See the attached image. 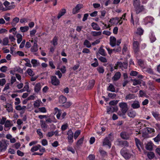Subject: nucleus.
<instances>
[{"mask_svg": "<svg viewBox=\"0 0 160 160\" xmlns=\"http://www.w3.org/2000/svg\"><path fill=\"white\" fill-rule=\"evenodd\" d=\"M113 140V134L110 133L108 136L105 138L102 141V145L104 146H107L109 148H111V142Z\"/></svg>", "mask_w": 160, "mask_h": 160, "instance_id": "1", "label": "nucleus"}, {"mask_svg": "<svg viewBox=\"0 0 160 160\" xmlns=\"http://www.w3.org/2000/svg\"><path fill=\"white\" fill-rule=\"evenodd\" d=\"M6 80L4 78L0 79V86H3L5 84Z\"/></svg>", "mask_w": 160, "mask_h": 160, "instance_id": "63", "label": "nucleus"}, {"mask_svg": "<svg viewBox=\"0 0 160 160\" xmlns=\"http://www.w3.org/2000/svg\"><path fill=\"white\" fill-rule=\"evenodd\" d=\"M26 108V106H23L21 107L20 105H18L15 107V109L18 111L24 110Z\"/></svg>", "mask_w": 160, "mask_h": 160, "instance_id": "46", "label": "nucleus"}, {"mask_svg": "<svg viewBox=\"0 0 160 160\" xmlns=\"http://www.w3.org/2000/svg\"><path fill=\"white\" fill-rule=\"evenodd\" d=\"M107 113L110 114L114 112L117 111L118 110V108L116 106L113 107L111 106L107 107Z\"/></svg>", "mask_w": 160, "mask_h": 160, "instance_id": "12", "label": "nucleus"}, {"mask_svg": "<svg viewBox=\"0 0 160 160\" xmlns=\"http://www.w3.org/2000/svg\"><path fill=\"white\" fill-rule=\"evenodd\" d=\"M91 26L92 28L93 29L97 31L100 30L101 29L99 25L96 23L95 22H92L91 25Z\"/></svg>", "mask_w": 160, "mask_h": 160, "instance_id": "27", "label": "nucleus"}, {"mask_svg": "<svg viewBox=\"0 0 160 160\" xmlns=\"http://www.w3.org/2000/svg\"><path fill=\"white\" fill-rule=\"evenodd\" d=\"M98 53L102 56H105L107 54L102 47H101L99 49Z\"/></svg>", "mask_w": 160, "mask_h": 160, "instance_id": "33", "label": "nucleus"}, {"mask_svg": "<svg viewBox=\"0 0 160 160\" xmlns=\"http://www.w3.org/2000/svg\"><path fill=\"white\" fill-rule=\"evenodd\" d=\"M68 135V143L71 144L73 142V133L71 130H69L67 132Z\"/></svg>", "mask_w": 160, "mask_h": 160, "instance_id": "9", "label": "nucleus"}, {"mask_svg": "<svg viewBox=\"0 0 160 160\" xmlns=\"http://www.w3.org/2000/svg\"><path fill=\"white\" fill-rule=\"evenodd\" d=\"M143 32L144 30L141 28H138L137 29V31L136 32V33L139 36L138 39H140V36L143 34Z\"/></svg>", "mask_w": 160, "mask_h": 160, "instance_id": "23", "label": "nucleus"}, {"mask_svg": "<svg viewBox=\"0 0 160 160\" xmlns=\"http://www.w3.org/2000/svg\"><path fill=\"white\" fill-rule=\"evenodd\" d=\"M119 105L122 112H118V114L120 116L124 115L128 109V104L126 102H121L119 103Z\"/></svg>", "mask_w": 160, "mask_h": 160, "instance_id": "2", "label": "nucleus"}, {"mask_svg": "<svg viewBox=\"0 0 160 160\" xmlns=\"http://www.w3.org/2000/svg\"><path fill=\"white\" fill-rule=\"evenodd\" d=\"M20 29L22 32H24L27 31L28 30L29 28L28 26L21 27Z\"/></svg>", "mask_w": 160, "mask_h": 160, "instance_id": "52", "label": "nucleus"}, {"mask_svg": "<svg viewBox=\"0 0 160 160\" xmlns=\"http://www.w3.org/2000/svg\"><path fill=\"white\" fill-rule=\"evenodd\" d=\"M37 132L38 134L39 135L40 138H42L43 137V134L42 132H41V129H37Z\"/></svg>", "mask_w": 160, "mask_h": 160, "instance_id": "53", "label": "nucleus"}, {"mask_svg": "<svg viewBox=\"0 0 160 160\" xmlns=\"http://www.w3.org/2000/svg\"><path fill=\"white\" fill-rule=\"evenodd\" d=\"M120 153L126 159H128L133 157V155L125 148L122 149L120 151Z\"/></svg>", "mask_w": 160, "mask_h": 160, "instance_id": "3", "label": "nucleus"}, {"mask_svg": "<svg viewBox=\"0 0 160 160\" xmlns=\"http://www.w3.org/2000/svg\"><path fill=\"white\" fill-rule=\"evenodd\" d=\"M99 152L101 155L102 156H105L107 155V152L102 149H99Z\"/></svg>", "mask_w": 160, "mask_h": 160, "instance_id": "61", "label": "nucleus"}, {"mask_svg": "<svg viewBox=\"0 0 160 160\" xmlns=\"http://www.w3.org/2000/svg\"><path fill=\"white\" fill-rule=\"evenodd\" d=\"M28 74L31 76H32L34 75V73L32 70L30 68L28 69L27 70Z\"/></svg>", "mask_w": 160, "mask_h": 160, "instance_id": "57", "label": "nucleus"}, {"mask_svg": "<svg viewBox=\"0 0 160 160\" xmlns=\"http://www.w3.org/2000/svg\"><path fill=\"white\" fill-rule=\"evenodd\" d=\"M136 114V112L133 110H130L128 112V116L130 118H134L135 117Z\"/></svg>", "mask_w": 160, "mask_h": 160, "instance_id": "30", "label": "nucleus"}, {"mask_svg": "<svg viewBox=\"0 0 160 160\" xmlns=\"http://www.w3.org/2000/svg\"><path fill=\"white\" fill-rule=\"evenodd\" d=\"M3 44L4 45H7L8 43V40L7 38H4L3 40Z\"/></svg>", "mask_w": 160, "mask_h": 160, "instance_id": "62", "label": "nucleus"}, {"mask_svg": "<svg viewBox=\"0 0 160 160\" xmlns=\"http://www.w3.org/2000/svg\"><path fill=\"white\" fill-rule=\"evenodd\" d=\"M58 37L55 36L54 37L52 41L51 42L52 43V44L54 46H55L58 44Z\"/></svg>", "mask_w": 160, "mask_h": 160, "instance_id": "45", "label": "nucleus"}, {"mask_svg": "<svg viewBox=\"0 0 160 160\" xmlns=\"http://www.w3.org/2000/svg\"><path fill=\"white\" fill-rule=\"evenodd\" d=\"M97 69L99 73H103L104 72L103 67L102 66L98 67Z\"/></svg>", "mask_w": 160, "mask_h": 160, "instance_id": "47", "label": "nucleus"}, {"mask_svg": "<svg viewBox=\"0 0 160 160\" xmlns=\"http://www.w3.org/2000/svg\"><path fill=\"white\" fill-rule=\"evenodd\" d=\"M136 144L139 151L140 150V148L141 147V143L139 139L136 138H135Z\"/></svg>", "mask_w": 160, "mask_h": 160, "instance_id": "36", "label": "nucleus"}, {"mask_svg": "<svg viewBox=\"0 0 160 160\" xmlns=\"http://www.w3.org/2000/svg\"><path fill=\"white\" fill-rule=\"evenodd\" d=\"M131 80L133 82V85L134 86L139 85L141 83V81L140 79H132Z\"/></svg>", "mask_w": 160, "mask_h": 160, "instance_id": "34", "label": "nucleus"}, {"mask_svg": "<svg viewBox=\"0 0 160 160\" xmlns=\"http://www.w3.org/2000/svg\"><path fill=\"white\" fill-rule=\"evenodd\" d=\"M41 144L43 146L47 145L48 144V141L46 139H42L41 141Z\"/></svg>", "mask_w": 160, "mask_h": 160, "instance_id": "64", "label": "nucleus"}, {"mask_svg": "<svg viewBox=\"0 0 160 160\" xmlns=\"http://www.w3.org/2000/svg\"><path fill=\"white\" fill-rule=\"evenodd\" d=\"M116 41V39L114 37H110V44L112 47H114L115 46Z\"/></svg>", "mask_w": 160, "mask_h": 160, "instance_id": "19", "label": "nucleus"}, {"mask_svg": "<svg viewBox=\"0 0 160 160\" xmlns=\"http://www.w3.org/2000/svg\"><path fill=\"white\" fill-rule=\"evenodd\" d=\"M41 146L39 145L38 144L36 146H34L31 149V151L32 152H34L38 150L41 148Z\"/></svg>", "mask_w": 160, "mask_h": 160, "instance_id": "32", "label": "nucleus"}, {"mask_svg": "<svg viewBox=\"0 0 160 160\" xmlns=\"http://www.w3.org/2000/svg\"><path fill=\"white\" fill-rule=\"evenodd\" d=\"M83 5L82 4H77L75 7L72 9V13L73 14H75L78 13L79 10L83 8Z\"/></svg>", "mask_w": 160, "mask_h": 160, "instance_id": "11", "label": "nucleus"}, {"mask_svg": "<svg viewBox=\"0 0 160 160\" xmlns=\"http://www.w3.org/2000/svg\"><path fill=\"white\" fill-rule=\"evenodd\" d=\"M40 122L41 124V127L43 130L44 131H46L48 127V125L45 122L42 120L40 121Z\"/></svg>", "mask_w": 160, "mask_h": 160, "instance_id": "28", "label": "nucleus"}, {"mask_svg": "<svg viewBox=\"0 0 160 160\" xmlns=\"http://www.w3.org/2000/svg\"><path fill=\"white\" fill-rule=\"evenodd\" d=\"M152 113L153 116L157 120L160 119V115L157 112H152Z\"/></svg>", "mask_w": 160, "mask_h": 160, "instance_id": "40", "label": "nucleus"}, {"mask_svg": "<svg viewBox=\"0 0 160 160\" xmlns=\"http://www.w3.org/2000/svg\"><path fill=\"white\" fill-rule=\"evenodd\" d=\"M154 19L151 16H148L143 19V22L145 25H149V26L152 25L154 23Z\"/></svg>", "mask_w": 160, "mask_h": 160, "instance_id": "4", "label": "nucleus"}, {"mask_svg": "<svg viewBox=\"0 0 160 160\" xmlns=\"http://www.w3.org/2000/svg\"><path fill=\"white\" fill-rule=\"evenodd\" d=\"M67 100V98L63 96H61L59 97V102L61 103H65L66 102Z\"/></svg>", "mask_w": 160, "mask_h": 160, "instance_id": "31", "label": "nucleus"}, {"mask_svg": "<svg viewBox=\"0 0 160 160\" xmlns=\"http://www.w3.org/2000/svg\"><path fill=\"white\" fill-rule=\"evenodd\" d=\"M5 108L6 109V110L8 112H13V108L12 105L9 103H7L4 106Z\"/></svg>", "mask_w": 160, "mask_h": 160, "instance_id": "17", "label": "nucleus"}, {"mask_svg": "<svg viewBox=\"0 0 160 160\" xmlns=\"http://www.w3.org/2000/svg\"><path fill=\"white\" fill-rule=\"evenodd\" d=\"M7 142V140L5 139L0 141V149L1 152H5L8 146Z\"/></svg>", "mask_w": 160, "mask_h": 160, "instance_id": "7", "label": "nucleus"}, {"mask_svg": "<svg viewBox=\"0 0 160 160\" xmlns=\"http://www.w3.org/2000/svg\"><path fill=\"white\" fill-rule=\"evenodd\" d=\"M116 143L118 145L121 146L122 147H128V143L126 141H123L118 140L116 142Z\"/></svg>", "mask_w": 160, "mask_h": 160, "instance_id": "13", "label": "nucleus"}, {"mask_svg": "<svg viewBox=\"0 0 160 160\" xmlns=\"http://www.w3.org/2000/svg\"><path fill=\"white\" fill-rule=\"evenodd\" d=\"M119 22L120 21H118V17L112 18L109 21V22L112 25H117Z\"/></svg>", "mask_w": 160, "mask_h": 160, "instance_id": "16", "label": "nucleus"}, {"mask_svg": "<svg viewBox=\"0 0 160 160\" xmlns=\"http://www.w3.org/2000/svg\"><path fill=\"white\" fill-rule=\"evenodd\" d=\"M16 37L17 38V43L19 44L22 40V36L21 34L18 33L16 35Z\"/></svg>", "mask_w": 160, "mask_h": 160, "instance_id": "42", "label": "nucleus"}, {"mask_svg": "<svg viewBox=\"0 0 160 160\" xmlns=\"http://www.w3.org/2000/svg\"><path fill=\"white\" fill-rule=\"evenodd\" d=\"M120 136L122 139L127 140L129 138L128 133L125 132H122L120 133Z\"/></svg>", "mask_w": 160, "mask_h": 160, "instance_id": "18", "label": "nucleus"}, {"mask_svg": "<svg viewBox=\"0 0 160 160\" xmlns=\"http://www.w3.org/2000/svg\"><path fill=\"white\" fill-rule=\"evenodd\" d=\"M143 69H145V71L148 73H153L152 69L151 67H148L147 65L146 66V68H143Z\"/></svg>", "mask_w": 160, "mask_h": 160, "instance_id": "49", "label": "nucleus"}, {"mask_svg": "<svg viewBox=\"0 0 160 160\" xmlns=\"http://www.w3.org/2000/svg\"><path fill=\"white\" fill-rule=\"evenodd\" d=\"M72 103L70 102H66L62 106L65 108H68L72 105Z\"/></svg>", "mask_w": 160, "mask_h": 160, "instance_id": "54", "label": "nucleus"}, {"mask_svg": "<svg viewBox=\"0 0 160 160\" xmlns=\"http://www.w3.org/2000/svg\"><path fill=\"white\" fill-rule=\"evenodd\" d=\"M107 89L108 91L113 92H114L115 91V88L114 86L111 84H109Z\"/></svg>", "mask_w": 160, "mask_h": 160, "instance_id": "41", "label": "nucleus"}, {"mask_svg": "<svg viewBox=\"0 0 160 160\" xmlns=\"http://www.w3.org/2000/svg\"><path fill=\"white\" fill-rule=\"evenodd\" d=\"M4 124V126L6 128H10L12 126L10 121L9 120H6Z\"/></svg>", "mask_w": 160, "mask_h": 160, "instance_id": "48", "label": "nucleus"}, {"mask_svg": "<svg viewBox=\"0 0 160 160\" xmlns=\"http://www.w3.org/2000/svg\"><path fill=\"white\" fill-rule=\"evenodd\" d=\"M135 98V96L134 94H127L125 97L126 100H130L134 99Z\"/></svg>", "mask_w": 160, "mask_h": 160, "instance_id": "38", "label": "nucleus"}, {"mask_svg": "<svg viewBox=\"0 0 160 160\" xmlns=\"http://www.w3.org/2000/svg\"><path fill=\"white\" fill-rule=\"evenodd\" d=\"M95 156L93 154H90L88 157L87 160H94Z\"/></svg>", "mask_w": 160, "mask_h": 160, "instance_id": "60", "label": "nucleus"}, {"mask_svg": "<svg viewBox=\"0 0 160 160\" xmlns=\"http://www.w3.org/2000/svg\"><path fill=\"white\" fill-rule=\"evenodd\" d=\"M19 20V19L18 18L16 17L14 18L13 19L12 22L11 23V24L13 27H14L16 26V24L18 23Z\"/></svg>", "mask_w": 160, "mask_h": 160, "instance_id": "35", "label": "nucleus"}, {"mask_svg": "<svg viewBox=\"0 0 160 160\" xmlns=\"http://www.w3.org/2000/svg\"><path fill=\"white\" fill-rule=\"evenodd\" d=\"M38 50V45L37 43V41H34V44L31 48V52H37Z\"/></svg>", "mask_w": 160, "mask_h": 160, "instance_id": "20", "label": "nucleus"}, {"mask_svg": "<svg viewBox=\"0 0 160 160\" xmlns=\"http://www.w3.org/2000/svg\"><path fill=\"white\" fill-rule=\"evenodd\" d=\"M153 144L152 142L150 141L148 142L146 146V148L148 150L151 151L152 149Z\"/></svg>", "mask_w": 160, "mask_h": 160, "instance_id": "21", "label": "nucleus"}, {"mask_svg": "<svg viewBox=\"0 0 160 160\" xmlns=\"http://www.w3.org/2000/svg\"><path fill=\"white\" fill-rule=\"evenodd\" d=\"M83 45L88 48H90L91 46V44L89 41L87 40H85L83 42Z\"/></svg>", "mask_w": 160, "mask_h": 160, "instance_id": "43", "label": "nucleus"}, {"mask_svg": "<svg viewBox=\"0 0 160 160\" xmlns=\"http://www.w3.org/2000/svg\"><path fill=\"white\" fill-rule=\"evenodd\" d=\"M138 63L139 66L143 69L146 68L147 65L146 62L145 61L140 59L138 60Z\"/></svg>", "mask_w": 160, "mask_h": 160, "instance_id": "14", "label": "nucleus"}, {"mask_svg": "<svg viewBox=\"0 0 160 160\" xmlns=\"http://www.w3.org/2000/svg\"><path fill=\"white\" fill-rule=\"evenodd\" d=\"M92 35L95 37L101 35L102 34L101 31L96 32V31H92L91 32Z\"/></svg>", "mask_w": 160, "mask_h": 160, "instance_id": "44", "label": "nucleus"}, {"mask_svg": "<svg viewBox=\"0 0 160 160\" xmlns=\"http://www.w3.org/2000/svg\"><path fill=\"white\" fill-rule=\"evenodd\" d=\"M118 67L120 68L122 70L127 68L128 67L127 62H125L123 63L121 62H117L116 66L114 67V69H117Z\"/></svg>", "mask_w": 160, "mask_h": 160, "instance_id": "8", "label": "nucleus"}, {"mask_svg": "<svg viewBox=\"0 0 160 160\" xmlns=\"http://www.w3.org/2000/svg\"><path fill=\"white\" fill-rule=\"evenodd\" d=\"M155 155L153 152H150L147 154V156L148 158L150 159H152L154 157Z\"/></svg>", "mask_w": 160, "mask_h": 160, "instance_id": "50", "label": "nucleus"}, {"mask_svg": "<svg viewBox=\"0 0 160 160\" xmlns=\"http://www.w3.org/2000/svg\"><path fill=\"white\" fill-rule=\"evenodd\" d=\"M31 62L33 67H35L39 65V62H38L37 60L35 59H32L31 60Z\"/></svg>", "mask_w": 160, "mask_h": 160, "instance_id": "39", "label": "nucleus"}, {"mask_svg": "<svg viewBox=\"0 0 160 160\" xmlns=\"http://www.w3.org/2000/svg\"><path fill=\"white\" fill-rule=\"evenodd\" d=\"M42 102L40 100H37L34 102L33 105L35 108H38L40 106Z\"/></svg>", "mask_w": 160, "mask_h": 160, "instance_id": "37", "label": "nucleus"}, {"mask_svg": "<svg viewBox=\"0 0 160 160\" xmlns=\"http://www.w3.org/2000/svg\"><path fill=\"white\" fill-rule=\"evenodd\" d=\"M153 139L155 142L158 143L160 141V133H159Z\"/></svg>", "mask_w": 160, "mask_h": 160, "instance_id": "51", "label": "nucleus"}, {"mask_svg": "<svg viewBox=\"0 0 160 160\" xmlns=\"http://www.w3.org/2000/svg\"><path fill=\"white\" fill-rule=\"evenodd\" d=\"M131 106L133 109H138L140 107V103L138 101L135 100L132 102Z\"/></svg>", "mask_w": 160, "mask_h": 160, "instance_id": "15", "label": "nucleus"}, {"mask_svg": "<svg viewBox=\"0 0 160 160\" xmlns=\"http://www.w3.org/2000/svg\"><path fill=\"white\" fill-rule=\"evenodd\" d=\"M10 3L8 1H5L3 3V5L6 7V8H7V10H9L12 8H14L15 7L14 5H12V6H10Z\"/></svg>", "mask_w": 160, "mask_h": 160, "instance_id": "25", "label": "nucleus"}, {"mask_svg": "<svg viewBox=\"0 0 160 160\" xmlns=\"http://www.w3.org/2000/svg\"><path fill=\"white\" fill-rule=\"evenodd\" d=\"M66 12V10L65 9H61L59 12L57 18L59 19L62 16L64 15Z\"/></svg>", "mask_w": 160, "mask_h": 160, "instance_id": "29", "label": "nucleus"}, {"mask_svg": "<svg viewBox=\"0 0 160 160\" xmlns=\"http://www.w3.org/2000/svg\"><path fill=\"white\" fill-rule=\"evenodd\" d=\"M98 58L102 62H107V60L106 58L104 57L100 56V57Z\"/></svg>", "mask_w": 160, "mask_h": 160, "instance_id": "55", "label": "nucleus"}, {"mask_svg": "<svg viewBox=\"0 0 160 160\" xmlns=\"http://www.w3.org/2000/svg\"><path fill=\"white\" fill-rule=\"evenodd\" d=\"M51 79L52 84L55 86L58 85L60 84V81L57 78L56 76H53L51 77Z\"/></svg>", "mask_w": 160, "mask_h": 160, "instance_id": "10", "label": "nucleus"}, {"mask_svg": "<svg viewBox=\"0 0 160 160\" xmlns=\"http://www.w3.org/2000/svg\"><path fill=\"white\" fill-rule=\"evenodd\" d=\"M134 10L137 14H138L142 11H144L145 13L147 12L144 6L140 4L133 5Z\"/></svg>", "mask_w": 160, "mask_h": 160, "instance_id": "5", "label": "nucleus"}, {"mask_svg": "<svg viewBox=\"0 0 160 160\" xmlns=\"http://www.w3.org/2000/svg\"><path fill=\"white\" fill-rule=\"evenodd\" d=\"M149 37L150 41L151 42H153L155 41L156 38L155 36L154 33L152 31L149 34Z\"/></svg>", "mask_w": 160, "mask_h": 160, "instance_id": "24", "label": "nucleus"}, {"mask_svg": "<svg viewBox=\"0 0 160 160\" xmlns=\"http://www.w3.org/2000/svg\"><path fill=\"white\" fill-rule=\"evenodd\" d=\"M121 74L120 72H116L114 75L112 77V79L114 81H116L120 78Z\"/></svg>", "mask_w": 160, "mask_h": 160, "instance_id": "22", "label": "nucleus"}, {"mask_svg": "<svg viewBox=\"0 0 160 160\" xmlns=\"http://www.w3.org/2000/svg\"><path fill=\"white\" fill-rule=\"evenodd\" d=\"M80 132L81 131L80 130H77L75 132L74 137L75 139L77 138L80 135Z\"/></svg>", "mask_w": 160, "mask_h": 160, "instance_id": "58", "label": "nucleus"}, {"mask_svg": "<svg viewBox=\"0 0 160 160\" xmlns=\"http://www.w3.org/2000/svg\"><path fill=\"white\" fill-rule=\"evenodd\" d=\"M41 84L40 83H37L34 88L35 92L36 93H38L41 90Z\"/></svg>", "mask_w": 160, "mask_h": 160, "instance_id": "26", "label": "nucleus"}, {"mask_svg": "<svg viewBox=\"0 0 160 160\" xmlns=\"http://www.w3.org/2000/svg\"><path fill=\"white\" fill-rule=\"evenodd\" d=\"M134 41L133 43V48L134 52L135 53L138 52L139 51V44L140 42L135 41L137 40H140V39H137L135 38V37L133 38Z\"/></svg>", "mask_w": 160, "mask_h": 160, "instance_id": "6", "label": "nucleus"}, {"mask_svg": "<svg viewBox=\"0 0 160 160\" xmlns=\"http://www.w3.org/2000/svg\"><path fill=\"white\" fill-rule=\"evenodd\" d=\"M10 15V13H7L5 15L3 16V18L6 21H9L10 20V18L9 16Z\"/></svg>", "mask_w": 160, "mask_h": 160, "instance_id": "59", "label": "nucleus"}, {"mask_svg": "<svg viewBox=\"0 0 160 160\" xmlns=\"http://www.w3.org/2000/svg\"><path fill=\"white\" fill-rule=\"evenodd\" d=\"M118 100H114L111 101L109 102V104L111 106H115L118 103Z\"/></svg>", "mask_w": 160, "mask_h": 160, "instance_id": "56", "label": "nucleus"}]
</instances>
